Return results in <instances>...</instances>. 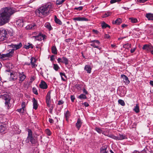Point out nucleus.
Returning a JSON list of instances; mask_svg holds the SVG:
<instances>
[{"label": "nucleus", "instance_id": "obj_1", "mask_svg": "<svg viewBox=\"0 0 153 153\" xmlns=\"http://www.w3.org/2000/svg\"><path fill=\"white\" fill-rule=\"evenodd\" d=\"M51 3H48L39 8L36 11V15L41 17H45L49 15L52 11Z\"/></svg>", "mask_w": 153, "mask_h": 153}, {"label": "nucleus", "instance_id": "obj_2", "mask_svg": "<svg viewBox=\"0 0 153 153\" xmlns=\"http://www.w3.org/2000/svg\"><path fill=\"white\" fill-rule=\"evenodd\" d=\"M10 20V8L5 7L0 11V26L9 22Z\"/></svg>", "mask_w": 153, "mask_h": 153}, {"label": "nucleus", "instance_id": "obj_3", "mask_svg": "<svg viewBox=\"0 0 153 153\" xmlns=\"http://www.w3.org/2000/svg\"><path fill=\"white\" fill-rule=\"evenodd\" d=\"M28 136L25 141L26 142L28 143L30 142L32 144H35L37 142L36 138L33 136L32 131L31 130L28 129Z\"/></svg>", "mask_w": 153, "mask_h": 153}, {"label": "nucleus", "instance_id": "obj_4", "mask_svg": "<svg viewBox=\"0 0 153 153\" xmlns=\"http://www.w3.org/2000/svg\"><path fill=\"white\" fill-rule=\"evenodd\" d=\"M22 46V44L21 42L18 45L12 44L10 45V50H11L10 51V57L13 55L14 51L19 49Z\"/></svg>", "mask_w": 153, "mask_h": 153}, {"label": "nucleus", "instance_id": "obj_5", "mask_svg": "<svg viewBox=\"0 0 153 153\" xmlns=\"http://www.w3.org/2000/svg\"><path fill=\"white\" fill-rule=\"evenodd\" d=\"M2 99L5 101V106L6 108L9 110L10 104V96L8 94L6 93L4 94L2 97Z\"/></svg>", "mask_w": 153, "mask_h": 153}, {"label": "nucleus", "instance_id": "obj_6", "mask_svg": "<svg viewBox=\"0 0 153 153\" xmlns=\"http://www.w3.org/2000/svg\"><path fill=\"white\" fill-rule=\"evenodd\" d=\"M7 33L5 30L0 28V41L5 40L7 39Z\"/></svg>", "mask_w": 153, "mask_h": 153}, {"label": "nucleus", "instance_id": "obj_7", "mask_svg": "<svg viewBox=\"0 0 153 153\" xmlns=\"http://www.w3.org/2000/svg\"><path fill=\"white\" fill-rule=\"evenodd\" d=\"M10 59V52L6 53H0V60L1 61H6Z\"/></svg>", "mask_w": 153, "mask_h": 153}, {"label": "nucleus", "instance_id": "obj_8", "mask_svg": "<svg viewBox=\"0 0 153 153\" xmlns=\"http://www.w3.org/2000/svg\"><path fill=\"white\" fill-rule=\"evenodd\" d=\"M18 75V74L16 72L10 70V81H16Z\"/></svg>", "mask_w": 153, "mask_h": 153}, {"label": "nucleus", "instance_id": "obj_9", "mask_svg": "<svg viewBox=\"0 0 153 153\" xmlns=\"http://www.w3.org/2000/svg\"><path fill=\"white\" fill-rule=\"evenodd\" d=\"M90 42L91 43V44L90 45L91 46H93L94 48H97L100 50H101V48L100 47L98 46V45L100 44V42L98 40H91L90 41Z\"/></svg>", "mask_w": 153, "mask_h": 153}, {"label": "nucleus", "instance_id": "obj_10", "mask_svg": "<svg viewBox=\"0 0 153 153\" xmlns=\"http://www.w3.org/2000/svg\"><path fill=\"white\" fill-rule=\"evenodd\" d=\"M51 102V92L49 91L46 97V102L48 107H50Z\"/></svg>", "mask_w": 153, "mask_h": 153}, {"label": "nucleus", "instance_id": "obj_11", "mask_svg": "<svg viewBox=\"0 0 153 153\" xmlns=\"http://www.w3.org/2000/svg\"><path fill=\"white\" fill-rule=\"evenodd\" d=\"M36 25L33 23L31 24L28 25L25 27L26 29L27 30H33L35 28Z\"/></svg>", "mask_w": 153, "mask_h": 153}, {"label": "nucleus", "instance_id": "obj_12", "mask_svg": "<svg viewBox=\"0 0 153 153\" xmlns=\"http://www.w3.org/2000/svg\"><path fill=\"white\" fill-rule=\"evenodd\" d=\"M38 38L36 40L41 41L42 40H44L45 39H46V36L41 33H39L37 35Z\"/></svg>", "mask_w": 153, "mask_h": 153}, {"label": "nucleus", "instance_id": "obj_13", "mask_svg": "<svg viewBox=\"0 0 153 153\" xmlns=\"http://www.w3.org/2000/svg\"><path fill=\"white\" fill-rule=\"evenodd\" d=\"M73 19L75 21H88V19L84 17H75L73 18Z\"/></svg>", "mask_w": 153, "mask_h": 153}, {"label": "nucleus", "instance_id": "obj_14", "mask_svg": "<svg viewBox=\"0 0 153 153\" xmlns=\"http://www.w3.org/2000/svg\"><path fill=\"white\" fill-rule=\"evenodd\" d=\"M121 77L123 78L124 82L126 84H128L129 83L130 81L128 80V78L124 74H123L121 75Z\"/></svg>", "mask_w": 153, "mask_h": 153}, {"label": "nucleus", "instance_id": "obj_15", "mask_svg": "<svg viewBox=\"0 0 153 153\" xmlns=\"http://www.w3.org/2000/svg\"><path fill=\"white\" fill-rule=\"evenodd\" d=\"M39 86L40 88L43 89H46L48 87L47 84L43 81H41V83L39 85Z\"/></svg>", "mask_w": 153, "mask_h": 153}, {"label": "nucleus", "instance_id": "obj_16", "mask_svg": "<svg viewBox=\"0 0 153 153\" xmlns=\"http://www.w3.org/2000/svg\"><path fill=\"white\" fill-rule=\"evenodd\" d=\"M23 19H19L16 22V24L20 27H22L23 26Z\"/></svg>", "mask_w": 153, "mask_h": 153}, {"label": "nucleus", "instance_id": "obj_17", "mask_svg": "<svg viewBox=\"0 0 153 153\" xmlns=\"http://www.w3.org/2000/svg\"><path fill=\"white\" fill-rule=\"evenodd\" d=\"M33 45L32 44L29 43H26L24 45V48L27 49H29L30 48H33Z\"/></svg>", "mask_w": 153, "mask_h": 153}, {"label": "nucleus", "instance_id": "obj_18", "mask_svg": "<svg viewBox=\"0 0 153 153\" xmlns=\"http://www.w3.org/2000/svg\"><path fill=\"white\" fill-rule=\"evenodd\" d=\"M30 60V63L32 65V67L33 68H35L37 66V65L35 64L36 61V59L33 57H31Z\"/></svg>", "mask_w": 153, "mask_h": 153}, {"label": "nucleus", "instance_id": "obj_19", "mask_svg": "<svg viewBox=\"0 0 153 153\" xmlns=\"http://www.w3.org/2000/svg\"><path fill=\"white\" fill-rule=\"evenodd\" d=\"M91 68L89 65H86L84 69L87 71L88 73H91Z\"/></svg>", "mask_w": 153, "mask_h": 153}, {"label": "nucleus", "instance_id": "obj_20", "mask_svg": "<svg viewBox=\"0 0 153 153\" xmlns=\"http://www.w3.org/2000/svg\"><path fill=\"white\" fill-rule=\"evenodd\" d=\"M33 108L36 110L38 108V104L37 101L34 98L33 99Z\"/></svg>", "mask_w": 153, "mask_h": 153}, {"label": "nucleus", "instance_id": "obj_21", "mask_svg": "<svg viewBox=\"0 0 153 153\" xmlns=\"http://www.w3.org/2000/svg\"><path fill=\"white\" fill-rule=\"evenodd\" d=\"M82 123L80 119H78L77 122L76 123V126L77 128L79 130L81 126Z\"/></svg>", "mask_w": 153, "mask_h": 153}, {"label": "nucleus", "instance_id": "obj_22", "mask_svg": "<svg viewBox=\"0 0 153 153\" xmlns=\"http://www.w3.org/2000/svg\"><path fill=\"white\" fill-rule=\"evenodd\" d=\"M146 16L149 20H153V14L151 13H147L146 14Z\"/></svg>", "mask_w": 153, "mask_h": 153}, {"label": "nucleus", "instance_id": "obj_23", "mask_svg": "<svg viewBox=\"0 0 153 153\" xmlns=\"http://www.w3.org/2000/svg\"><path fill=\"white\" fill-rule=\"evenodd\" d=\"M142 48L143 50H145L147 52L149 51V45L146 44L144 45Z\"/></svg>", "mask_w": 153, "mask_h": 153}, {"label": "nucleus", "instance_id": "obj_24", "mask_svg": "<svg viewBox=\"0 0 153 153\" xmlns=\"http://www.w3.org/2000/svg\"><path fill=\"white\" fill-rule=\"evenodd\" d=\"M25 77L26 76L24 74H20L19 76L20 82L21 83L25 79Z\"/></svg>", "mask_w": 153, "mask_h": 153}, {"label": "nucleus", "instance_id": "obj_25", "mask_svg": "<svg viewBox=\"0 0 153 153\" xmlns=\"http://www.w3.org/2000/svg\"><path fill=\"white\" fill-rule=\"evenodd\" d=\"M117 140H122L124 139H127V137L125 136L120 134L119 136L117 137Z\"/></svg>", "mask_w": 153, "mask_h": 153}, {"label": "nucleus", "instance_id": "obj_26", "mask_svg": "<svg viewBox=\"0 0 153 153\" xmlns=\"http://www.w3.org/2000/svg\"><path fill=\"white\" fill-rule=\"evenodd\" d=\"M122 22V20L120 18H119L117 19L114 22H113V24H115L117 25H119Z\"/></svg>", "mask_w": 153, "mask_h": 153}, {"label": "nucleus", "instance_id": "obj_27", "mask_svg": "<svg viewBox=\"0 0 153 153\" xmlns=\"http://www.w3.org/2000/svg\"><path fill=\"white\" fill-rule=\"evenodd\" d=\"M54 20L56 23L59 25H61L62 24V22L61 21L58 19L57 17L55 16H54Z\"/></svg>", "mask_w": 153, "mask_h": 153}, {"label": "nucleus", "instance_id": "obj_28", "mask_svg": "<svg viewBox=\"0 0 153 153\" xmlns=\"http://www.w3.org/2000/svg\"><path fill=\"white\" fill-rule=\"evenodd\" d=\"M52 52L55 54H57V50L55 46H53L51 48Z\"/></svg>", "mask_w": 153, "mask_h": 153}, {"label": "nucleus", "instance_id": "obj_29", "mask_svg": "<svg viewBox=\"0 0 153 153\" xmlns=\"http://www.w3.org/2000/svg\"><path fill=\"white\" fill-rule=\"evenodd\" d=\"M134 110L136 113H138L139 112V108L138 104H136L135 108L134 109Z\"/></svg>", "mask_w": 153, "mask_h": 153}, {"label": "nucleus", "instance_id": "obj_30", "mask_svg": "<svg viewBox=\"0 0 153 153\" xmlns=\"http://www.w3.org/2000/svg\"><path fill=\"white\" fill-rule=\"evenodd\" d=\"M62 62L64 63L65 65H67L68 64V61L67 59L65 57L62 58Z\"/></svg>", "mask_w": 153, "mask_h": 153}, {"label": "nucleus", "instance_id": "obj_31", "mask_svg": "<svg viewBox=\"0 0 153 153\" xmlns=\"http://www.w3.org/2000/svg\"><path fill=\"white\" fill-rule=\"evenodd\" d=\"M95 130L97 132L99 133H102V134L105 135V134L104 133V132L102 131V130L100 128H95Z\"/></svg>", "mask_w": 153, "mask_h": 153}, {"label": "nucleus", "instance_id": "obj_32", "mask_svg": "<svg viewBox=\"0 0 153 153\" xmlns=\"http://www.w3.org/2000/svg\"><path fill=\"white\" fill-rule=\"evenodd\" d=\"M78 98L80 99H86L87 97L85 95L82 94L78 96Z\"/></svg>", "mask_w": 153, "mask_h": 153}, {"label": "nucleus", "instance_id": "obj_33", "mask_svg": "<svg viewBox=\"0 0 153 153\" xmlns=\"http://www.w3.org/2000/svg\"><path fill=\"white\" fill-rule=\"evenodd\" d=\"M65 0H57L56 1V4L57 5H59L62 4Z\"/></svg>", "mask_w": 153, "mask_h": 153}, {"label": "nucleus", "instance_id": "obj_34", "mask_svg": "<svg viewBox=\"0 0 153 153\" xmlns=\"http://www.w3.org/2000/svg\"><path fill=\"white\" fill-rule=\"evenodd\" d=\"M106 149L107 148H101L100 149V153H108L106 152Z\"/></svg>", "mask_w": 153, "mask_h": 153}, {"label": "nucleus", "instance_id": "obj_35", "mask_svg": "<svg viewBox=\"0 0 153 153\" xmlns=\"http://www.w3.org/2000/svg\"><path fill=\"white\" fill-rule=\"evenodd\" d=\"M123 47L128 49L131 47V45L128 43L126 44L123 45Z\"/></svg>", "mask_w": 153, "mask_h": 153}, {"label": "nucleus", "instance_id": "obj_36", "mask_svg": "<svg viewBox=\"0 0 153 153\" xmlns=\"http://www.w3.org/2000/svg\"><path fill=\"white\" fill-rule=\"evenodd\" d=\"M111 14V13L109 12H107L102 16V18H105L108 17Z\"/></svg>", "mask_w": 153, "mask_h": 153}, {"label": "nucleus", "instance_id": "obj_37", "mask_svg": "<svg viewBox=\"0 0 153 153\" xmlns=\"http://www.w3.org/2000/svg\"><path fill=\"white\" fill-rule=\"evenodd\" d=\"M118 102L122 106H124L125 105V103L124 102V101L121 99H120L118 101Z\"/></svg>", "mask_w": 153, "mask_h": 153}, {"label": "nucleus", "instance_id": "obj_38", "mask_svg": "<svg viewBox=\"0 0 153 153\" xmlns=\"http://www.w3.org/2000/svg\"><path fill=\"white\" fill-rule=\"evenodd\" d=\"M53 68L56 71H57L59 68V66L57 64H53Z\"/></svg>", "mask_w": 153, "mask_h": 153}, {"label": "nucleus", "instance_id": "obj_39", "mask_svg": "<svg viewBox=\"0 0 153 153\" xmlns=\"http://www.w3.org/2000/svg\"><path fill=\"white\" fill-rule=\"evenodd\" d=\"M45 26L49 30L51 29V27L49 23H47L45 24Z\"/></svg>", "mask_w": 153, "mask_h": 153}, {"label": "nucleus", "instance_id": "obj_40", "mask_svg": "<svg viewBox=\"0 0 153 153\" xmlns=\"http://www.w3.org/2000/svg\"><path fill=\"white\" fill-rule=\"evenodd\" d=\"M5 128L1 124H0V132H3Z\"/></svg>", "mask_w": 153, "mask_h": 153}, {"label": "nucleus", "instance_id": "obj_41", "mask_svg": "<svg viewBox=\"0 0 153 153\" xmlns=\"http://www.w3.org/2000/svg\"><path fill=\"white\" fill-rule=\"evenodd\" d=\"M107 136H108L109 137H111L113 139L117 140V137L114 136V135L113 134H108Z\"/></svg>", "mask_w": 153, "mask_h": 153}, {"label": "nucleus", "instance_id": "obj_42", "mask_svg": "<svg viewBox=\"0 0 153 153\" xmlns=\"http://www.w3.org/2000/svg\"><path fill=\"white\" fill-rule=\"evenodd\" d=\"M129 19L131 20L132 23H136L137 22V20L135 18H130Z\"/></svg>", "mask_w": 153, "mask_h": 153}, {"label": "nucleus", "instance_id": "obj_43", "mask_svg": "<svg viewBox=\"0 0 153 153\" xmlns=\"http://www.w3.org/2000/svg\"><path fill=\"white\" fill-rule=\"evenodd\" d=\"M83 8V7L82 6H80L79 7H75L74 8V10H77L79 11L81 10Z\"/></svg>", "mask_w": 153, "mask_h": 153}, {"label": "nucleus", "instance_id": "obj_44", "mask_svg": "<svg viewBox=\"0 0 153 153\" xmlns=\"http://www.w3.org/2000/svg\"><path fill=\"white\" fill-rule=\"evenodd\" d=\"M60 76H61V78H62V79L63 80V81H65V79L63 77V76H64L65 77H66V76L65 75V74L64 73H61V72H60Z\"/></svg>", "mask_w": 153, "mask_h": 153}, {"label": "nucleus", "instance_id": "obj_45", "mask_svg": "<svg viewBox=\"0 0 153 153\" xmlns=\"http://www.w3.org/2000/svg\"><path fill=\"white\" fill-rule=\"evenodd\" d=\"M70 115V112L68 111H67L66 113L65 114V117L67 119L68 118Z\"/></svg>", "mask_w": 153, "mask_h": 153}, {"label": "nucleus", "instance_id": "obj_46", "mask_svg": "<svg viewBox=\"0 0 153 153\" xmlns=\"http://www.w3.org/2000/svg\"><path fill=\"white\" fill-rule=\"evenodd\" d=\"M15 12V9H11L10 8V16L12 15Z\"/></svg>", "mask_w": 153, "mask_h": 153}, {"label": "nucleus", "instance_id": "obj_47", "mask_svg": "<svg viewBox=\"0 0 153 153\" xmlns=\"http://www.w3.org/2000/svg\"><path fill=\"white\" fill-rule=\"evenodd\" d=\"M102 27L103 28H105L107 27V26H108V25L106 24L104 22L102 23Z\"/></svg>", "mask_w": 153, "mask_h": 153}, {"label": "nucleus", "instance_id": "obj_48", "mask_svg": "<svg viewBox=\"0 0 153 153\" xmlns=\"http://www.w3.org/2000/svg\"><path fill=\"white\" fill-rule=\"evenodd\" d=\"M24 108L22 107L21 108L18 109L17 111L23 113L24 111Z\"/></svg>", "mask_w": 153, "mask_h": 153}, {"label": "nucleus", "instance_id": "obj_49", "mask_svg": "<svg viewBox=\"0 0 153 153\" xmlns=\"http://www.w3.org/2000/svg\"><path fill=\"white\" fill-rule=\"evenodd\" d=\"M121 0H111L110 2L111 3L113 4L116 2L120 1Z\"/></svg>", "mask_w": 153, "mask_h": 153}, {"label": "nucleus", "instance_id": "obj_50", "mask_svg": "<svg viewBox=\"0 0 153 153\" xmlns=\"http://www.w3.org/2000/svg\"><path fill=\"white\" fill-rule=\"evenodd\" d=\"M54 107V105H51L50 104V107H49L50 108V112H51L52 111V110L53 109V108Z\"/></svg>", "mask_w": 153, "mask_h": 153}, {"label": "nucleus", "instance_id": "obj_51", "mask_svg": "<svg viewBox=\"0 0 153 153\" xmlns=\"http://www.w3.org/2000/svg\"><path fill=\"white\" fill-rule=\"evenodd\" d=\"M33 91L34 94H38V92L37 90L36 89V88H33Z\"/></svg>", "mask_w": 153, "mask_h": 153}, {"label": "nucleus", "instance_id": "obj_52", "mask_svg": "<svg viewBox=\"0 0 153 153\" xmlns=\"http://www.w3.org/2000/svg\"><path fill=\"white\" fill-rule=\"evenodd\" d=\"M46 132L48 135H51V132L49 129H46Z\"/></svg>", "mask_w": 153, "mask_h": 153}, {"label": "nucleus", "instance_id": "obj_53", "mask_svg": "<svg viewBox=\"0 0 153 153\" xmlns=\"http://www.w3.org/2000/svg\"><path fill=\"white\" fill-rule=\"evenodd\" d=\"M71 101L72 102H74V100L75 99V97H74V96L73 95L71 96Z\"/></svg>", "mask_w": 153, "mask_h": 153}, {"label": "nucleus", "instance_id": "obj_54", "mask_svg": "<svg viewBox=\"0 0 153 153\" xmlns=\"http://www.w3.org/2000/svg\"><path fill=\"white\" fill-rule=\"evenodd\" d=\"M149 51H150L151 53L152 50L153 49V46H152L151 44L149 45Z\"/></svg>", "mask_w": 153, "mask_h": 153}, {"label": "nucleus", "instance_id": "obj_55", "mask_svg": "<svg viewBox=\"0 0 153 153\" xmlns=\"http://www.w3.org/2000/svg\"><path fill=\"white\" fill-rule=\"evenodd\" d=\"M147 0H137V1L138 2L140 3H144Z\"/></svg>", "mask_w": 153, "mask_h": 153}, {"label": "nucleus", "instance_id": "obj_56", "mask_svg": "<svg viewBox=\"0 0 153 153\" xmlns=\"http://www.w3.org/2000/svg\"><path fill=\"white\" fill-rule=\"evenodd\" d=\"M38 37H37V36H33L31 37V38L32 39H35L36 40H37V39Z\"/></svg>", "mask_w": 153, "mask_h": 153}, {"label": "nucleus", "instance_id": "obj_57", "mask_svg": "<svg viewBox=\"0 0 153 153\" xmlns=\"http://www.w3.org/2000/svg\"><path fill=\"white\" fill-rule=\"evenodd\" d=\"M82 104L84 105L85 107H88L89 105L88 103L87 102H85L84 103H83Z\"/></svg>", "mask_w": 153, "mask_h": 153}, {"label": "nucleus", "instance_id": "obj_58", "mask_svg": "<svg viewBox=\"0 0 153 153\" xmlns=\"http://www.w3.org/2000/svg\"><path fill=\"white\" fill-rule=\"evenodd\" d=\"M57 61H58V62L59 63H60V62H62V59H61L60 58H58L57 59Z\"/></svg>", "mask_w": 153, "mask_h": 153}, {"label": "nucleus", "instance_id": "obj_59", "mask_svg": "<svg viewBox=\"0 0 153 153\" xmlns=\"http://www.w3.org/2000/svg\"><path fill=\"white\" fill-rule=\"evenodd\" d=\"M142 153V151L139 152L138 151L135 150L132 153Z\"/></svg>", "mask_w": 153, "mask_h": 153}, {"label": "nucleus", "instance_id": "obj_60", "mask_svg": "<svg viewBox=\"0 0 153 153\" xmlns=\"http://www.w3.org/2000/svg\"><path fill=\"white\" fill-rule=\"evenodd\" d=\"M136 50V48H134L133 49H131L130 51L131 52V53H134Z\"/></svg>", "mask_w": 153, "mask_h": 153}, {"label": "nucleus", "instance_id": "obj_61", "mask_svg": "<svg viewBox=\"0 0 153 153\" xmlns=\"http://www.w3.org/2000/svg\"><path fill=\"white\" fill-rule=\"evenodd\" d=\"M83 93H85L86 94H88V92L84 88L83 89Z\"/></svg>", "mask_w": 153, "mask_h": 153}, {"label": "nucleus", "instance_id": "obj_62", "mask_svg": "<svg viewBox=\"0 0 153 153\" xmlns=\"http://www.w3.org/2000/svg\"><path fill=\"white\" fill-rule=\"evenodd\" d=\"M22 107L24 108L25 107V102H22Z\"/></svg>", "mask_w": 153, "mask_h": 153}, {"label": "nucleus", "instance_id": "obj_63", "mask_svg": "<svg viewBox=\"0 0 153 153\" xmlns=\"http://www.w3.org/2000/svg\"><path fill=\"white\" fill-rule=\"evenodd\" d=\"M54 56L53 55H52L51 57V61H53L54 60Z\"/></svg>", "mask_w": 153, "mask_h": 153}, {"label": "nucleus", "instance_id": "obj_64", "mask_svg": "<svg viewBox=\"0 0 153 153\" xmlns=\"http://www.w3.org/2000/svg\"><path fill=\"white\" fill-rule=\"evenodd\" d=\"M38 35V34H37V33L36 32H34L32 33V35L33 36H37Z\"/></svg>", "mask_w": 153, "mask_h": 153}]
</instances>
